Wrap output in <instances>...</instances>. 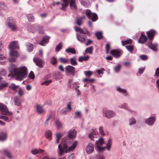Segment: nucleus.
I'll list each match as a JSON object with an SVG mask.
<instances>
[{"mask_svg":"<svg viewBox=\"0 0 159 159\" xmlns=\"http://www.w3.org/2000/svg\"><path fill=\"white\" fill-rule=\"evenodd\" d=\"M76 134V132L75 129H71L68 131V137H65L62 139V141L65 142L66 143L64 144L62 148L61 147L60 144L58 146V148L59 150L58 151V153L59 155H63L64 153H66L68 152L72 151L75 149L78 144V141H74L72 145L69 147H68L66 143H68L69 142V139H73L75 138Z\"/></svg>","mask_w":159,"mask_h":159,"instance_id":"f257e3e1","label":"nucleus"},{"mask_svg":"<svg viewBox=\"0 0 159 159\" xmlns=\"http://www.w3.org/2000/svg\"><path fill=\"white\" fill-rule=\"evenodd\" d=\"M11 67L13 71V75L16 77V80H21L27 76V69L26 67L22 66L17 68L13 64H11Z\"/></svg>","mask_w":159,"mask_h":159,"instance_id":"f03ea898","label":"nucleus"},{"mask_svg":"<svg viewBox=\"0 0 159 159\" xmlns=\"http://www.w3.org/2000/svg\"><path fill=\"white\" fill-rule=\"evenodd\" d=\"M155 31L153 30H151L147 31L146 34L149 39L147 44L148 46L150 49L155 52H157V47L158 46V44L157 43H152V41L155 36Z\"/></svg>","mask_w":159,"mask_h":159,"instance_id":"7ed1b4c3","label":"nucleus"},{"mask_svg":"<svg viewBox=\"0 0 159 159\" xmlns=\"http://www.w3.org/2000/svg\"><path fill=\"white\" fill-rule=\"evenodd\" d=\"M64 3L62 4V7L61 8V10L63 11L66 10L65 8L69 5V2H70V8L72 9H75L76 6L75 0H62Z\"/></svg>","mask_w":159,"mask_h":159,"instance_id":"20e7f679","label":"nucleus"},{"mask_svg":"<svg viewBox=\"0 0 159 159\" xmlns=\"http://www.w3.org/2000/svg\"><path fill=\"white\" fill-rule=\"evenodd\" d=\"M0 111L3 115L11 116L13 115V113L9 111L7 106L6 105L0 103Z\"/></svg>","mask_w":159,"mask_h":159,"instance_id":"39448f33","label":"nucleus"},{"mask_svg":"<svg viewBox=\"0 0 159 159\" xmlns=\"http://www.w3.org/2000/svg\"><path fill=\"white\" fill-rule=\"evenodd\" d=\"M8 22L7 25L9 29L13 31H16L17 30V26L16 24L15 20L11 17H9L7 19Z\"/></svg>","mask_w":159,"mask_h":159,"instance_id":"423d86ee","label":"nucleus"},{"mask_svg":"<svg viewBox=\"0 0 159 159\" xmlns=\"http://www.w3.org/2000/svg\"><path fill=\"white\" fill-rule=\"evenodd\" d=\"M105 117L107 119H111L116 116V113L112 110H107L103 112Z\"/></svg>","mask_w":159,"mask_h":159,"instance_id":"0eeeda50","label":"nucleus"},{"mask_svg":"<svg viewBox=\"0 0 159 159\" xmlns=\"http://www.w3.org/2000/svg\"><path fill=\"white\" fill-rule=\"evenodd\" d=\"M9 54L11 57L9 59V60L11 62H15L16 61V58L19 56L18 52L14 50H10Z\"/></svg>","mask_w":159,"mask_h":159,"instance_id":"6e6552de","label":"nucleus"},{"mask_svg":"<svg viewBox=\"0 0 159 159\" xmlns=\"http://www.w3.org/2000/svg\"><path fill=\"white\" fill-rule=\"evenodd\" d=\"M156 120L155 116H152L146 119L145 120V123L149 125H153Z\"/></svg>","mask_w":159,"mask_h":159,"instance_id":"1a4fd4ad","label":"nucleus"},{"mask_svg":"<svg viewBox=\"0 0 159 159\" xmlns=\"http://www.w3.org/2000/svg\"><path fill=\"white\" fill-rule=\"evenodd\" d=\"M8 48L10 50H14V49L19 48V45L17 41L11 42L9 44Z\"/></svg>","mask_w":159,"mask_h":159,"instance_id":"9d476101","label":"nucleus"},{"mask_svg":"<svg viewBox=\"0 0 159 159\" xmlns=\"http://www.w3.org/2000/svg\"><path fill=\"white\" fill-rule=\"evenodd\" d=\"M33 61L35 62L36 65L40 68H42L43 66V61L38 57L33 58Z\"/></svg>","mask_w":159,"mask_h":159,"instance_id":"9b49d317","label":"nucleus"},{"mask_svg":"<svg viewBox=\"0 0 159 159\" xmlns=\"http://www.w3.org/2000/svg\"><path fill=\"white\" fill-rule=\"evenodd\" d=\"M94 145L91 143H89L86 147V151L89 154L92 153L94 150Z\"/></svg>","mask_w":159,"mask_h":159,"instance_id":"f8f14e48","label":"nucleus"},{"mask_svg":"<svg viewBox=\"0 0 159 159\" xmlns=\"http://www.w3.org/2000/svg\"><path fill=\"white\" fill-rule=\"evenodd\" d=\"M117 91L121 93L124 96H126L127 95V93L125 89H123L119 86H117L116 87Z\"/></svg>","mask_w":159,"mask_h":159,"instance_id":"ddd939ff","label":"nucleus"},{"mask_svg":"<svg viewBox=\"0 0 159 159\" xmlns=\"http://www.w3.org/2000/svg\"><path fill=\"white\" fill-rule=\"evenodd\" d=\"M39 27V25L35 24L32 25H29L28 26V30L32 33H34L37 30V28Z\"/></svg>","mask_w":159,"mask_h":159,"instance_id":"4468645a","label":"nucleus"},{"mask_svg":"<svg viewBox=\"0 0 159 159\" xmlns=\"http://www.w3.org/2000/svg\"><path fill=\"white\" fill-rule=\"evenodd\" d=\"M66 70L67 73H70L71 75H73L75 73V68L70 65L67 66L66 67Z\"/></svg>","mask_w":159,"mask_h":159,"instance_id":"2eb2a0df","label":"nucleus"},{"mask_svg":"<svg viewBox=\"0 0 159 159\" xmlns=\"http://www.w3.org/2000/svg\"><path fill=\"white\" fill-rule=\"evenodd\" d=\"M76 36L78 40L81 42L84 43L85 42L86 40V37L85 36V35H82L77 34Z\"/></svg>","mask_w":159,"mask_h":159,"instance_id":"dca6fc26","label":"nucleus"},{"mask_svg":"<svg viewBox=\"0 0 159 159\" xmlns=\"http://www.w3.org/2000/svg\"><path fill=\"white\" fill-rule=\"evenodd\" d=\"M49 39V36H46L43 38L42 40L39 43V44L41 46H44V43H47L48 42Z\"/></svg>","mask_w":159,"mask_h":159,"instance_id":"f3484780","label":"nucleus"},{"mask_svg":"<svg viewBox=\"0 0 159 159\" xmlns=\"http://www.w3.org/2000/svg\"><path fill=\"white\" fill-rule=\"evenodd\" d=\"M111 53L114 57L116 58L119 57L120 55V52L116 50H111Z\"/></svg>","mask_w":159,"mask_h":159,"instance_id":"a211bd4d","label":"nucleus"},{"mask_svg":"<svg viewBox=\"0 0 159 159\" xmlns=\"http://www.w3.org/2000/svg\"><path fill=\"white\" fill-rule=\"evenodd\" d=\"M97 133L95 131H93V132L90 133L88 135V138L92 141H94L95 139L97 138L96 135Z\"/></svg>","mask_w":159,"mask_h":159,"instance_id":"6ab92c4d","label":"nucleus"},{"mask_svg":"<svg viewBox=\"0 0 159 159\" xmlns=\"http://www.w3.org/2000/svg\"><path fill=\"white\" fill-rule=\"evenodd\" d=\"M74 29L76 32H79L80 34H83L85 35L86 34H89V33L87 30H85V31H84L80 27H77L76 26L74 27Z\"/></svg>","mask_w":159,"mask_h":159,"instance_id":"aec40b11","label":"nucleus"},{"mask_svg":"<svg viewBox=\"0 0 159 159\" xmlns=\"http://www.w3.org/2000/svg\"><path fill=\"white\" fill-rule=\"evenodd\" d=\"M147 39V37L145 35L141 34L138 40V42L140 43L144 44L146 41Z\"/></svg>","mask_w":159,"mask_h":159,"instance_id":"412c9836","label":"nucleus"},{"mask_svg":"<svg viewBox=\"0 0 159 159\" xmlns=\"http://www.w3.org/2000/svg\"><path fill=\"white\" fill-rule=\"evenodd\" d=\"M13 101L15 105L16 106H19L20 105L21 100L20 98L18 96L15 97L13 99Z\"/></svg>","mask_w":159,"mask_h":159,"instance_id":"4be33fe9","label":"nucleus"},{"mask_svg":"<svg viewBox=\"0 0 159 159\" xmlns=\"http://www.w3.org/2000/svg\"><path fill=\"white\" fill-rule=\"evenodd\" d=\"M36 109L37 112L39 114L42 113L44 111L42 107L39 105H37L36 106Z\"/></svg>","mask_w":159,"mask_h":159,"instance_id":"5701e85b","label":"nucleus"},{"mask_svg":"<svg viewBox=\"0 0 159 159\" xmlns=\"http://www.w3.org/2000/svg\"><path fill=\"white\" fill-rule=\"evenodd\" d=\"M46 137L48 139H52V132L50 130H48L45 133Z\"/></svg>","mask_w":159,"mask_h":159,"instance_id":"b1692460","label":"nucleus"},{"mask_svg":"<svg viewBox=\"0 0 159 159\" xmlns=\"http://www.w3.org/2000/svg\"><path fill=\"white\" fill-rule=\"evenodd\" d=\"M44 152V150L40 149H35L31 151V153L34 155H36L38 153H41Z\"/></svg>","mask_w":159,"mask_h":159,"instance_id":"393cba45","label":"nucleus"},{"mask_svg":"<svg viewBox=\"0 0 159 159\" xmlns=\"http://www.w3.org/2000/svg\"><path fill=\"white\" fill-rule=\"evenodd\" d=\"M27 50L28 52H31L33 49V45L30 43H27L26 44Z\"/></svg>","mask_w":159,"mask_h":159,"instance_id":"a878e982","label":"nucleus"},{"mask_svg":"<svg viewBox=\"0 0 159 159\" xmlns=\"http://www.w3.org/2000/svg\"><path fill=\"white\" fill-rule=\"evenodd\" d=\"M63 134L62 133H58L56 134V142L58 144L59 143L60 139L63 136Z\"/></svg>","mask_w":159,"mask_h":159,"instance_id":"bb28decb","label":"nucleus"},{"mask_svg":"<svg viewBox=\"0 0 159 159\" xmlns=\"http://www.w3.org/2000/svg\"><path fill=\"white\" fill-rule=\"evenodd\" d=\"M136 123V120L135 118L131 117L129 119V125L131 126L134 125Z\"/></svg>","mask_w":159,"mask_h":159,"instance_id":"cd10ccee","label":"nucleus"},{"mask_svg":"<svg viewBox=\"0 0 159 159\" xmlns=\"http://www.w3.org/2000/svg\"><path fill=\"white\" fill-rule=\"evenodd\" d=\"M111 144L112 139H109L107 143L106 144V148H107L108 151L110 150Z\"/></svg>","mask_w":159,"mask_h":159,"instance_id":"c85d7f7f","label":"nucleus"},{"mask_svg":"<svg viewBox=\"0 0 159 159\" xmlns=\"http://www.w3.org/2000/svg\"><path fill=\"white\" fill-rule=\"evenodd\" d=\"M93 50V47L92 46L90 47L86 48L85 52L83 53L84 55H85L86 53L87 52L89 54H91L92 53Z\"/></svg>","mask_w":159,"mask_h":159,"instance_id":"c756f323","label":"nucleus"},{"mask_svg":"<svg viewBox=\"0 0 159 159\" xmlns=\"http://www.w3.org/2000/svg\"><path fill=\"white\" fill-rule=\"evenodd\" d=\"M96 146H97V145H98V146L102 145L104 143V141L103 138L101 137L98 141H96Z\"/></svg>","mask_w":159,"mask_h":159,"instance_id":"7c9ffc66","label":"nucleus"},{"mask_svg":"<svg viewBox=\"0 0 159 159\" xmlns=\"http://www.w3.org/2000/svg\"><path fill=\"white\" fill-rule=\"evenodd\" d=\"M66 52L67 53L71 52L73 54H75L76 53L75 49L73 48H69L66 49Z\"/></svg>","mask_w":159,"mask_h":159,"instance_id":"2f4dec72","label":"nucleus"},{"mask_svg":"<svg viewBox=\"0 0 159 159\" xmlns=\"http://www.w3.org/2000/svg\"><path fill=\"white\" fill-rule=\"evenodd\" d=\"M3 153L6 155L7 157L10 159H12V156L10 152L7 150L4 149L3 150Z\"/></svg>","mask_w":159,"mask_h":159,"instance_id":"473e14b6","label":"nucleus"},{"mask_svg":"<svg viewBox=\"0 0 159 159\" xmlns=\"http://www.w3.org/2000/svg\"><path fill=\"white\" fill-rule=\"evenodd\" d=\"M89 58V56H81L79 57L78 61L80 62H82L83 61H87Z\"/></svg>","mask_w":159,"mask_h":159,"instance_id":"72a5a7b5","label":"nucleus"},{"mask_svg":"<svg viewBox=\"0 0 159 159\" xmlns=\"http://www.w3.org/2000/svg\"><path fill=\"white\" fill-rule=\"evenodd\" d=\"M0 119H2L5 121H7L8 122L10 121L11 120V117L9 118L7 116L3 115L0 116Z\"/></svg>","mask_w":159,"mask_h":159,"instance_id":"f704fd0d","label":"nucleus"},{"mask_svg":"<svg viewBox=\"0 0 159 159\" xmlns=\"http://www.w3.org/2000/svg\"><path fill=\"white\" fill-rule=\"evenodd\" d=\"M75 20L76 23L79 26H80L83 24L82 20H81V18L77 17L75 19Z\"/></svg>","mask_w":159,"mask_h":159,"instance_id":"c9c22d12","label":"nucleus"},{"mask_svg":"<svg viewBox=\"0 0 159 159\" xmlns=\"http://www.w3.org/2000/svg\"><path fill=\"white\" fill-rule=\"evenodd\" d=\"M132 41V39H128L122 41L121 43L123 46H124L127 44H131V43Z\"/></svg>","mask_w":159,"mask_h":159,"instance_id":"e433bc0d","label":"nucleus"},{"mask_svg":"<svg viewBox=\"0 0 159 159\" xmlns=\"http://www.w3.org/2000/svg\"><path fill=\"white\" fill-rule=\"evenodd\" d=\"M55 124L57 126V129H60L62 128V124L59 120H56L55 122Z\"/></svg>","mask_w":159,"mask_h":159,"instance_id":"4c0bfd02","label":"nucleus"},{"mask_svg":"<svg viewBox=\"0 0 159 159\" xmlns=\"http://www.w3.org/2000/svg\"><path fill=\"white\" fill-rule=\"evenodd\" d=\"M70 64L72 66H75L77 64V62L75 59L74 58H71L70 59Z\"/></svg>","mask_w":159,"mask_h":159,"instance_id":"58836bf2","label":"nucleus"},{"mask_svg":"<svg viewBox=\"0 0 159 159\" xmlns=\"http://www.w3.org/2000/svg\"><path fill=\"white\" fill-rule=\"evenodd\" d=\"M50 61L51 63L53 65L56 64L57 63V58L54 57H53L51 58Z\"/></svg>","mask_w":159,"mask_h":159,"instance_id":"ea45409f","label":"nucleus"},{"mask_svg":"<svg viewBox=\"0 0 159 159\" xmlns=\"http://www.w3.org/2000/svg\"><path fill=\"white\" fill-rule=\"evenodd\" d=\"M62 44L61 43H60L57 46H56L55 50L56 52L59 51L62 48Z\"/></svg>","mask_w":159,"mask_h":159,"instance_id":"a19ab883","label":"nucleus"},{"mask_svg":"<svg viewBox=\"0 0 159 159\" xmlns=\"http://www.w3.org/2000/svg\"><path fill=\"white\" fill-rule=\"evenodd\" d=\"M121 68V65L120 64H118L114 67V70L116 73H117L120 71Z\"/></svg>","mask_w":159,"mask_h":159,"instance_id":"79ce46f5","label":"nucleus"},{"mask_svg":"<svg viewBox=\"0 0 159 159\" xmlns=\"http://www.w3.org/2000/svg\"><path fill=\"white\" fill-rule=\"evenodd\" d=\"M92 20L93 21H95L98 19V16L96 13H93L91 16Z\"/></svg>","mask_w":159,"mask_h":159,"instance_id":"37998d69","label":"nucleus"},{"mask_svg":"<svg viewBox=\"0 0 159 159\" xmlns=\"http://www.w3.org/2000/svg\"><path fill=\"white\" fill-rule=\"evenodd\" d=\"M118 107L120 108H123L126 110H129V108L128 107L126 103H123L118 106Z\"/></svg>","mask_w":159,"mask_h":159,"instance_id":"c03bdc74","label":"nucleus"},{"mask_svg":"<svg viewBox=\"0 0 159 159\" xmlns=\"http://www.w3.org/2000/svg\"><path fill=\"white\" fill-rule=\"evenodd\" d=\"M18 86V85H16L14 83H11L9 86V88L14 90H16Z\"/></svg>","mask_w":159,"mask_h":159,"instance_id":"a18cd8bd","label":"nucleus"},{"mask_svg":"<svg viewBox=\"0 0 159 159\" xmlns=\"http://www.w3.org/2000/svg\"><path fill=\"white\" fill-rule=\"evenodd\" d=\"M58 60L59 61L63 63H66L69 61L68 59H65L62 57L59 58Z\"/></svg>","mask_w":159,"mask_h":159,"instance_id":"49530a36","label":"nucleus"},{"mask_svg":"<svg viewBox=\"0 0 159 159\" xmlns=\"http://www.w3.org/2000/svg\"><path fill=\"white\" fill-rule=\"evenodd\" d=\"M27 17L28 20L30 22H33L34 20V17L32 14H28L27 15Z\"/></svg>","mask_w":159,"mask_h":159,"instance_id":"de8ad7c7","label":"nucleus"},{"mask_svg":"<svg viewBox=\"0 0 159 159\" xmlns=\"http://www.w3.org/2000/svg\"><path fill=\"white\" fill-rule=\"evenodd\" d=\"M6 138L7 135L5 134L2 133H0V140H5Z\"/></svg>","mask_w":159,"mask_h":159,"instance_id":"09e8293b","label":"nucleus"},{"mask_svg":"<svg viewBox=\"0 0 159 159\" xmlns=\"http://www.w3.org/2000/svg\"><path fill=\"white\" fill-rule=\"evenodd\" d=\"M95 35L98 39H100L102 38V33L101 32H97L95 33Z\"/></svg>","mask_w":159,"mask_h":159,"instance_id":"8fccbe9b","label":"nucleus"},{"mask_svg":"<svg viewBox=\"0 0 159 159\" xmlns=\"http://www.w3.org/2000/svg\"><path fill=\"white\" fill-rule=\"evenodd\" d=\"M96 147L97 148V150L99 152L103 151L106 148L105 147H100L99 146H98V145L96 146Z\"/></svg>","mask_w":159,"mask_h":159,"instance_id":"3c124183","label":"nucleus"},{"mask_svg":"<svg viewBox=\"0 0 159 159\" xmlns=\"http://www.w3.org/2000/svg\"><path fill=\"white\" fill-rule=\"evenodd\" d=\"M81 117V113L80 111H75V116L74 118H80Z\"/></svg>","mask_w":159,"mask_h":159,"instance_id":"603ef678","label":"nucleus"},{"mask_svg":"<svg viewBox=\"0 0 159 159\" xmlns=\"http://www.w3.org/2000/svg\"><path fill=\"white\" fill-rule=\"evenodd\" d=\"M99 131L101 135L104 136L105 135V134L104 132L103 127L102 126H100L99 128Z\"/></svg>","mask_w":159,"mask_h":159,"instance_id":"864d4df0","label":"nucleus"},{"mask_svg":"<svg viewBox=\"0 0 159 159\" xmlns=\"http://www.w3.org/2000/svg\"><path fill=\"white\" fill-rule=\"evenodd\" d=\"M52 82V80H48L45 81L41 83V85H48L50 84Z\"/></svg>","mask_w":159,"mask_h":159,"instance_id":"5fc2aeb1","label":"nucleus"},{"mask_svg":"<svg viewBox=\"0 0 159 159\" xmlns=\"http://www.w3.org/2000/svg\"><path fill=\"white\" fill-rule=\"evenodd\" d=\"M86 14L89 19H90L92 14L90 10H87L86 11Z\"/></svg>","mask_w":159,"mask_h":159,"instance_id":"6e6d98bb","label":"nucleus"},{"mask_svg":"<svg viewBox=\"0 0 159 159\" xmlns=\"http://www.w3.org/2000/svg\"><path fill=\"white\" fill-rule=\"evenodd\" d=\"M84 72L85 75L87 77H89L92 74V72L90 70L84 71Z\"/></svg>","mask_w":159,"mask_h":159,"instance_id":"4d7b16f0","label":"nucleus"},{"mask_svg":"<svg viewBox=\"0 0 159 159\" xmlns=\"http://www.w3.org/2000/svg\"><path fill=\"white\" fill-rule=\"evenodd\" d=\"M51 117V115L49 116L47 118L46 121L44 122V125L45 126H47L48 124V121L50 120Z\"/></svg>","mask_w":159,"mask_h":159,"instance_id":"13d9d810","label":"nucleus"},{"mask_svg":"<svg viewBox=\"0 0 159 159\" xmlns=\"http://www.w3.org/2000/svg\"><path fill=\"white\" fill-rule=\"evenodd\" d=\"M37 30L39 33L43 34L44 33V31L43 29V27L42 26H40L39 25V27L37 28Z\"/></svg>","mask_w":159,"mask_h":159,"instance_id":"bf43d9fd","label":"nucleus"},{"mask_svg":"<svg viewBox=\"0 0 159 159\" xmlns=\"http://www.w3.org/2000/svg\"><path fill=\"white\" fill-rule=\"evenodd\" d=\"M126 49L130 52H132L134 50L133 47L132 45H129L125 46Z\"/></svg>","mask_w":159,"mask_h":159,"instance_id":"052dcab7","label":"nucleus"},{"mask_svg":"<svg viewBox=\"0 0 159 159\" xmlns=\"http://www.w3.org/2000/svg\"><path fill=\"white\" fill-rule=\"evenodd\" d=\"M29 77L31 79H34L35 77L34 74L32 71H31L28 75Z\"/></svg>","mask_w":159,"mask_h":159,"instance_id":"680f3d73","label":"nucleus"},{"mask_svg":"<svg viewBox=\"0 0 159 159\" xmlns=\"http://www.w3.org/2000/svg\"><path fill=\"white\" fill-rule=\"evenodd\" d=\"M60 113L63 115L66 114L67 112V107L62 109L60 111Z\"/></svg>","mask_w":159,"mask_h":159,"instance_id":"e2e57ef3","label":"nucleus"},{"mask_svg":"<svg viewBox=\"0 0 159 159\" xmlns=\"http://www.w3.org/2000/svg\"><path fill=\"white\" fill-rule=\"evenodd\" d=\"M18 94L20 96H22L24 94V92L21 88H20L19 89V91L18 92Z\"/></svg>","mask_w":159,"mask_h":159,"instance_id":"0e129e2a","label":"nucleus"},{"mask_svg":"<svg viewBox=\"0 0 159 159\" xmlns=\"http://www.w3.org/2000/svg\"><path fill=\"white\" fill-rule=\"evenodd\" d=\"M140 57L143 60H146L148 59V57L146 55H141L140 56Z\"/></svg>","mask_w":159,"mask_h":159,"instance_id":"69168bd1","label":"nucleus"},{"mask_svg":"<svg viewBox=\"0 0 159 159\" xmlns=\"http://www.w3.org/2000/svg\"><path fill=\"white\" fill-rule=\"evenodd\" d=\"M155 85L156 88L159 91V79L156 80Z\"/></svg>","mask_w":159,"mask_h":159,"instance_id":"338daca9","label":"nucleus"},{"mask_svg":"<svg viewBox=\"0 0 159 159\" xmlns=\"http://www.w3.org/2000/svg\"><path fill=\"white\" fill-rule=\"evenodd\" d=\"M154 75L156 76L159 77V67L157 68L156 69Z\"/></svg>","mask_w":159,"mask_h":159,"instance_id":"774afa93","label":"nucleus"}]
</instances>
